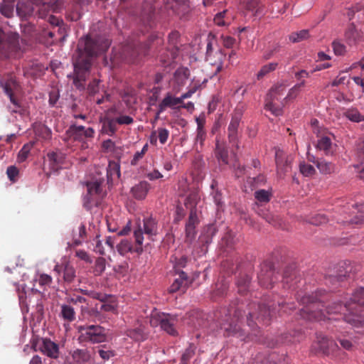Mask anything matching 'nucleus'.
Returning a JSON list of instances; mask_svg holds the SVG:
<instances>
[{"label": "nucleus", "instance_id": "79ce46f5", "mask_svg": "<svg viewBox=\"0 0 364 364\" xmlns=\"http://www.w3.org/2000/svg\"><path fill=\"white\" fill-rule=\"evenodd\" d=\"M127 336L136 341H142L146 338V334L141 327L129 330Z\"/></svg>", "mask_w": 364, "mask_h": 364}, {"label": "nucleus", "instance_id": "e433bc0d", "mask_svg": "<svg viewBox=\"0 0 364 364\" xmlns=\"http://www.w3.org/2000/svg\"><path fill=\"white\" fill-rule=\"evenodd\" d=\"M316 148L323 151L326 155L331 154L333 153L331 139L328 136L321 137L318 140Z\"/></svg>", "mask_w": 364, "mask_h": 364}, {"label": "nucleus", "instance_id": "39448f33", "mask_svg": "<svg viewBox=\"0 0 364 364\" xmlns=\"http://www.w3.org/2000/svg\"><path fill=\"white\" fill-rule=\"evenodd\" d=\"M149 46L147 43L131 41L114 48L111 60L114 65L122 60L133 62L139 55H146Z\"/></svg>", "mask_w": 364, "mask_h": 364}, {"label": "nucleus", "instance_id": "0e129e2a", "mask_svg": "<svg viewBox=\"0 0 364 364\" xmlns=\"http://www.w3.org/2000/svg\"><path fill=\"white\" fill-rule=\"evenodd\" d=\"M100 81L97 79H94L91 81L87 86V92L90 95H95L98 93L100 90Z\"/></svg>", "mask_w": 364, "mask_h": 364}, {"label": "nucleus", "instance_id": "f8f14e48", "mask_svg": "<svg viewBox=\"0 0 364 364\" xmlns=\"http://www.w3.org/2000/svg\"><path fill=\"white\" fill-rule=\"evenodd\" d=\"M0 87L4 90L5 94L8 95L11 102L16 107H20L18 100L14 96V92L19 88L15 76L9 73L0 79Z\"/></svg>", "mask_w": 364, "mask_h": 364}, {"label": "nucleus", "instance_id": "774afa93", "mask_svg": "<svg viewBox=\"0 0 364 364\" xmlns=\"http://www.w3.org/2000/svg\"><path fill=\"white\" fill-rule=\"evenodd\" d=\"M31 145L30 144H25L22 149L20 150L18 154V160L20 162H23L26 161V159L28 158V154L31 151Z\"/></svg>", "mask_w": 364, "mask_h": 364}, {"label": "nucleus", "instance_id": "72a5a7b5", "mask_svg": "<svg viewBox=\"0 0 364 364\" xmlns=\"http://www.w3.org/2000/svg\"><path fill=\"white\" fill-rule=\"evenodd\" d=\"M60 316L68 323L73 322L76 319V313L73 306L69 304H63L60 306Z\"/></svg>", "mask_w": 364, "mask_h": 364}, {"label": "nucleus", "instance_id": "680f3d73", "mask_svg": "<svg viewBox=\"0 0 364 364\" xmlns=\"http://www.w3.org/2000/svg\"><path fill=\"white\" fill-rule=\"evenodd\" d=\"M106 261L103 257H98L95 264L94 272L95 275H100L105 269Z\"/></svg>", "mask_w": 364, "mask_h": 364}, {"label": "nucleus", "instance_id": "58836bf2", "mask_svg": "<svg viewBox=\"0 0 364 364\" xmlns=\"http://www.w3.org/2000/svg\"><path fill=\"white\" fill-rule=\"evenodd\" d=\"M100 309V311L117 313V304L112 295L109 294V299L106 301H102Z\"/></svg>", "mask_w": 364, "mask_h": 364}, {"label": "nucleus", "instance_id": "cd10ccee", "mask_svg": "<svg viewBox=\"0 0 364 364\" xmlns=\"http://www.w3.org/2000/svg\"><path fill=\"white\" fill-rule=\"evenodd\" d=\"M105 170L108 183H112L113 181L118 179L120 176V166L118 162L109 161Z\"/></svg>", "mask_w": 364, "mask_h": 364}, {"label": "nucleus", "instance_id": "3c124183", "mask_svg": "<svg viewBox=\"0 0 364 364\" xmlns=\"http://www.w3.org/2000/svg\"><path fill=\"white\" fill-rule=\"evenodd\" d=\"M16 13L21 18H27L32 14V9L30 6H24L23 4L18 2L16 4Z\"/></svg>", "mask_w": 364, "mask_h": 364}, {"label": "nucleus", "instance_id": "5fc2aeb1", "mask_svg": "<svg viewBox=\"0 0 364 364\" xmlns=\"http://www.w3.org/2000/svg\"><path fill=\"white\" fill-rule=\"evenodd\" d=\"M309 37L308 30H301L299 32L293 33L289 36V40L293 43H296L306 39Z\"/></svg>", "mask_w": 364, "mask_h": 364}, {"label": "nucleus", "instance_id": "bf43d9fd", "mask_svg": "<svg viewBox=\"0 0 364 364\" xmlns=\"http://www.w3.org/2000/svg\"><path fill=\"white\" fill-rule=\"evenodd\" d=\"M345 265H346L345 263L341 264L339 265L338 272L336 275L330 276V278L340 282V281H343L344 278L349 277L350 269V270H348V269L341 270V268L344 269Z\"/></svg>", "mask_w": 364, "mask_h": 364}, {"label": "nucleus", "instance_id": "20e7f679", "mask_svg": "<svg viewBox=\"0 0 364 364\" xmlns=\"http://www.w3.org/2000/svg\"><path fill=\"white\" fill-rule=\"evenodd\" d=\"M325 291H318L315 295H304L301 296L299 294L296 296L298 301L303 305L300 310L301 317L309 321H321L327 318V315L323 309L324 305L321 299Z\"/></svg>", "mask_w": 364, "mask_h": 364}, {"label": "nucleus", "instance_id": "f257e3e1", "mask_svg": "<svg viewBox=\"0 0 364 364\" xmlns=\"http://www.w3.org/2000/svg\"><path fill=\"white\" fill-rule=\"evenodd\" d=\"M275 300L274 298L273 301H265L263 304L255 302L248 304L249 311L247 321V326L251 329L250 333H247L246 330L242 328L239 325L240 319L242 316L243 304L232 303L228 309H224L220 319V328L224 331V335L235 336L241 341H255L264 343L269 348L277 346L279 343L299 342L302 338V335L299 331H295L294 335L289 333L282 335L279 341L267 337H262L258 324L253 319L255 318L259 323L262 322L264 324L268 325L275 314Z\"/></svg>", "mask_w": 364, "mask_h": 364}, {"label": "nucleus", "instance_id": "412c9836", "mask_svg": "<svg viewBox=\"0 0 364 364\" xmlns=\"http://www.w3.org/2000/svg\"><path fill=\"white\" fill-rule=\"evenodd\" d=\"M291 158L285 155L282 151H277L275 154V162L278 172L285 173L291 167Z\"/></svg>", "mask_w": 364, "mask_h": 364}, {"label": "nucleus", "instance_id": "4468645a", "mask_svg": "<svg viewBox=\"0 0 364 364\" xmlns=\"http://www.w3.org/2000/svg\"><path fill=\"white\" fill-rule=\"evenodd\" d=\"M134 235L135 237L137 247L133 249L131 242L128 240H122L121 242L117 245V250L121 255H124L128 252H136L141 253L142 252V243L144 240L142 228L139 226L138 229L134 230Z\"/></svg>", "mask_w": 364, "mask_h": 364}, {"label": "nucleus", "instance_id": "aec40b11", "mask_svg": "<svg viewBox=\"0 0 364 364\" xmlns=\"http://www.w3.org/2000/svg\"><path fill=\"white\" fill-rule=\"evenodd\" d=\"M297 282H300V280H297L295 268L292 266L287 267L284 271L282 279L284 288L295 289L297 287Z\"/></svg>", "mask_w": 364, "mask_h": 364}, {"label": "nucleus", "instance_id": "ddd939ff", "mask_svg": "<svg viewBox=\"0 0 364 364\" xmlns=\"http://www.w3.org/2000/svg\"><path fill=\"white\" fill-rule=\"evenodd\" d=\"M226 58V54L221 49L214 50L213 43L209 41L206 47V61L215 66V74L223 69V63Z\"/></svg>", "mask_w": 364, "mask_h": 364}, {"label": "nucleus", "instance_id": "f3484780", "mask_svg": "<svg viewBox=\"0 0 364 364\" xmlns=\"http://www.w3.org/2000/svg\"><path fill=\"white\" fill-rule=\"evenodd\" d=\"M333 218L338 223L344 225H359L364 224V213L359 211L354 216L350 215L346 210H343L340 215H335Z\"/></svg>", "mask_w": 364, "mask_h": 364}, {"label": "nucleus", "instance_id": "4c0bfd02", "mask_svg": "<svg viewBox=\"0 0 364 364\" xmlns=\"http://www.w3.org/2000/svg\"><path fill=\"white\" fill-rule=\"evenodd\" d=\"M277 66L278 63L275 62H272L264 65L257 73V79L258 80L263 79L266 75L274 71Z\"/></svg>", "mask_w": 364, "mask_h": 364}, {"label": "nucleus", "instance_id": "37998d69", "mask_svg": "<svg viewBox=\"0 0 364 364\" xmlns=\"http://www.w3.org/2000/svg\"><path fill=\"white\" fill-rule=\"evenodd\" d=\"M344 116L349 120L354 122H360L364 120V116H363L356 109H347L344 113Z\"/></svg>", "mask_w": 364, "mask_h": 364}, {"label": "nucleus", "instance_id": "4be33fe9", "mask_svg": "<svg viewBox=\"0 0 364 364\" xmlns=\"http://www.w3.org/2000/svg\"><path fill=\"white\" fill-rule=\"evenodd\" d=\"M73 364H93L94 359L87 349H77L72 353Z\"/></svg>", "mask_w": 364, "mask_h": 364}, {"label": "nucleus", "instance_id": "c756f323", "mask_svg": "<svg viewBox=\"0 0 364 364\" xmlns=\"http://www.w3.org/2000/svg\"><path fill=\"white\" fill-rule=\"evenodd\" d=\"M150 189V184L146 181H141L132 189V194L136 199L145 198Z\"/></svg>", "mask_w": 364, "mask_h": 364}, {"label": "nucleus", "instance_id": "ea45409f", "mask_svg": "<svg viewBox=\"0 0 364 364\" xmlns=\"http://www.w3.org/2000/svg\"><path fill=\"white\" fill-rule=\"evenodd\" d=\"M250 283V278L248 275L244 274L240 276L236 283L238 293L245 294L248 291Z\"/></svg>", "mask_w": 364, "mask_h": 364}, {"label": "nucleus", "instance_id": "4d7b16f0", "mask_svg": "<svg viewBox=\"0 0 364 364\" xmlns=\"http://www.w3.org/2000/svg\"><path fill=\"white\" fill-rule=\"evenodd\" d=\"M277 304L284 313H289L295 309L294 303H287L282 298L277 301Z\"/></svg>", "mask_w": 364, "mask_h": 364}, {"label": "nucleus", "instance_id": "338daca9", "mask_svg": "<svg viewBox=\"0 0 364 364\" xmlns=\"http://www.w3.org/2000/svg\"><path fill=\"white\" fill-rule=\"evenodd\" d=\"M63 277L65 282H72L75 277V269L70 265H66L64 269Z\"/></svg>", "mask_w": 364, "mask_h": 364}, {"label": "nucleus", "instance_id": "8fccbe9b", "mask_svg": "<svg viewBox=\"0 0 364 364\" xmlns=\"http://www.w3.org/2000/svg\"><path fill=\"white\" fill-rule=\"evenodd\" d=\"M228 289V282L222 280L215 284V289L213 292V296H223Z\"/></svg>", "mask_w": 364, "mask_h": 364}, {"label": "nucleus", "instance_id": "13d9d810", "mask_svg": "<svg viewBox=\"0 0 364 364\" xmlns=\"http://www.w3.org/2000/svg\"><path fill=\"white\" fill-rule=\"evenodd\" d=\"M300 172L304 176H311L316 173V170L312 165L306 164L305 162H302L299 165Z\"/></svg>", "mask_w": 364, "mask_h": 364}, {"label": "nucleus", "instance_id": "de8ad7c7", "mask_svg": "<svg viewBox=\"0 0 364 364\" xmlns=\"http://www.w3.org/2000/svg\"><path fill=\"white\" fill-rule=\"evenodd\" d=\"M200 199L197 192L191 193L186 198L185 205L191 210H196V205Z\"/></svg>", "mask_w": 364, "mask_h": 364}, {"label": "nucleus", "instance_id": "2eb2a0df", "mask_svg": "<svg viewBox=\"0 0 364 364\" xmlns=\"http://www.w3.org/2000/svg\"><path fill=\"white\" fill-rule=\"evenodd\" d=\"M278 279V275L274 270L268 264L262 265L260 272L258 274L259 284L267 289L272 288L273 284Z\"/></svg>", "mask_w": 364, "mask_h": 364}, {"label": "nucleus", "instance_id": "a18cd8bd", "mask_svg": "<svg viewBox=\"0 0 364 364\" xmlns=\"http://www.w3.org/2000/svg\"><path fill=\"white\" fill-rule=\"evenodd\" d=\"M247 183L250 185L252 189H255L265 184L266 177L262 174L253 178L250 177L247 179Z\"/></svg>", "mask_w": 364, "mask_h": 364}, {"label": "nucleus", "instance_id": "9d476101", "mask_svg": "<svg viewBox=\"0 0 364 364\" xmlns=\"http://www.w3.org/2000/svg\"><path fill=\"white\" fill-rule=\"evenodd\" d=\"M103 181L102 178H100L87 183V194L85 196L83 202V205L87 210H89L93 206L100 204L104 196L102 188Z\"/></svg>", "mask_w": 364, "mask_h": 364}, {"label": "nucleus", "instance_id": "bb28decb", "mask_svg": "<svg viewBox=\"0 0 364 364\" xmlns=\"http://www.w3.org/2000/svg\"><path fill=\"white\" fill-rule=\"evenodd\" d=\"M198 223L196 210H191L189 214L188 220L186 225V235L187 239L192 240L196 235V225Z\"/></svg>", "mask_w": 364, "mask_h": 364}, {"label": "nucleus", "instance_id": "69168bd1", "mask_svg": "<svg viewBox=\"0 0 364 364\" xmlns=\"http://www.w3.org/2000/svg\"><path fill=\"white\" fill-rule=\"evenodd\" d=\"M215 156L219 161H221L225 164H228V153L226 149H221L217 145L216 150H215Z\"/></svg>", "mask_w": 364, "mask_h": 364}, {"label": "nucleus", "instance_id": "423d86ee", "mask_svg": "<svg viewBox=\"0 0 364 364\" xmlns=\"http://www.w3.org/2000/svg\"><path fill=\"white\" fill-rule=\"evenodd\" d=\"M79 343H100L107 340L106 329L100 325H80L77 328Z\"/></svg>", "mask_w": 364, "mask_h": 364}, {"label": "nucleus", "instance_id": "864d4df0", "mask_svg": "<svg viewBox=\"0 0 364 364\" xmlns=\"http://www.w3.org/2000/svg\"><path fill=\"white\" fill-rule=\"evenodd\" d=\"M65 299L68 304H77L87 303V299L85 297L77 295L75 294H66Z\"/></svg>", "mask_w": 364, "mask_h": 364}, {"label": "nucleus", "instance_id": "1a4fd4ad", "mask_svg": "<svg viewBox=\"0 0 364 364\" xmlns=\"http://www.w3.org/2000/svg\"><path fill=\"white\" fill-rule=\"evenodd\" d=\"M284 91L285 87L282 84L272 87L267 93L265 99V109L270 111L275 116L282 115L284 103L280 101Z\"/></svg>", "mask_w": 364, "mask_h": 364}, {"label": "nucleus", "instance_id": "dca6fc26", "mask_svg": "<svg viewBox=\"0 0 364 364\" xmlns=\"http://www.w3.org/2000/svg\"><path fill=\"white\" fill-rule=\"evenodd\" d=\"M37 5H39L38 10L41 18H46L49 11H56L63 4V0H33Z\"/></svg>", "mask_w": 364, "mask_h": 364}, {"label": "nucleus", "instance_id": "0eeeda50", "mask_svg": "<svg viewBox=\"0 0 364 364\" xmlns=\"http://www.w3.org/2000/svg\"><path fill=\"white\" fill-rule=\"evenodd\" d=\"M26 41L25 39L22 38V45H21L18 33L14 32L7 33V38L4 42L0 43V58H9L18 56L24 51L25 48L23 45L26 43Z\"/></svg>", "mask_w": 364, "mask_h": 364}, {"label": "nucleus", "instance_id": "2f4dec72", "mask_svg": "<svg viewBox=\"0 0 364 364\" xmlns=\"http://www.w3.org/2000/svg\"><path fill=\"white\" fill-rule=\"evenodd\" d=\"M314 164L323 174H331L336 171L335 164L324 159H317L316 161H314Z\"/></svg>", "mask_w": 364, "mask_h": 364}, {"label": "nucleus", "instance_id": "052dcab7", "mask_svg": "<svg viewBox=\"0 0 364 364\" xmlns=\"http://www.w3.org/2000/svg\"><path fill=\"white\" fill-rule=\"evenodd\" d=\"M332 48L335 55H343L346 53V46L338 40L333 41Z\"/></svg>", "mask_w": 364, "mask_h": 364}, {"label": "nucleus", "instance_id": "c9c22d12", "mask_svg": "<svg viewBox=\"0 0 364 364\" xmlns=\"http://www.w3.org/2000/svg\"><path fill=\"white\" fill-rule=\"evenodd\" d=\"M47 158L50 162V166L54 170L60 168L64 160V156L61 153H48L47 154Z\"/></svg>", "mask_w": 364, "mask_h": 364}, {"label": "nucleus", "instance_id": "a878e982", "mask_svg": "<svg viewBox=\"0 0 364 364\" xmlns=\"http://www.w3.org/2000/svg\"><path fill=\"white\" fill-rule=\"evenodd\" d=\"M143 234H146L149 237L156 236L158 234L159 227L158 222L152 217L145 218L143 220Z\"/></svg>", "mask_w": 364, "mask_h": 364}, {"label": "nucleus", "instance_id": "7c9ffc66", "mask_svg": "<svg viewBox=\"0 0 364 364\" xmlns=\"http://www.w3.org/2000/svg\"><path fill=\"white\" fill-rule=\"evenodd\" d=\"M117 130V124L114 118L106 117L102 122L101 133L109 136H113Z\"/></svg>", "mask_w": 364, "mask_h": 364}, {"label": "nucleus", "instance_id": "5701e85b", "mask_svg": "<svg viewBox=\"0 0 364 364\" xmlns=\"http://www.w3.org/2000/svg\"><path fill=\"white\" fill-rule=\"evenodd\" d=\"M240 119L237 116H234L229 124L228 128L229 142L232 146L237 148V139H238V127L240 125Z\"/></svg>", "mask_w": 364, "mask_h": 364}, {"label": "nucleus", "instance_id": "b1692460", "mask_svg": "<svg viewBox=\"0 0 364 364\" xmlns=\"http://www.w3.org/2000/svg\"><path fill=\"white\" fill-rule=\"evenodd\" d=\"M189 284L188 277L187 274L181 271L178 272V278H176L169 288L171 293H174L178 291H185Z\"/></svg>", "mask_w": 364, "mask_h": 364}, {"label": "nucleus", "instance_id": "6e6552de", "mask_svg": "<svg viewBox=\"0 0 364 364\" xmlns=\"http://www.w3.org/2000/svg\"><path fill=\"white\" fill-rule=\"evenodd\" d=\"M95 133V130L92 127L85 128L82 125L73 124L66 130L63 139L68 144L70 141L81 142V149H85L88 147L85 139L94 138Z\"/></svg>", "mask_w": 364, "mask_h": 364}, {"label": "nucleus", "instance_id": "c03bdc74", "mask_svg": "<svg viewBox=\"0 0 364 364\" xmlns=\"http://www.w3.org/2000/svg\"><path fill=\"white\" fill-rule=\"evenodd\" d=\"M228 11L224 10L218 13L214 17V22L219 26H225L230 23V18L228 17Z\"/></svg>", "mask_w": 364, "mask_h": 364}, {"label": "nucleus", "instance_id": "473e14b6", "mask_svg": "<svg viewBox=\"0 0 364 364\" xmlns=\"http://www.w3.org/2000/svg\"><path fill=\"white\" fill-rule=\"evenodd\" d=\"M80 309L83 316L87 314L94 321H99L100 323L103 321L104 316L101 314L100 309H98L97 306L89 309L87 306L82 305Z\"/></svg>", "mask_w": 364, "mask_h": 364}, {"label": "nucleus", "instance_id": "6e6d98bb", "mask_svg": "<svg viewBox=\"0 0 364 364\" xmlns=\"http://www.w3.org/2000/svg\"><path fill=\"white\" fill-rule=\"evenodd\" d=\"M97 352L100 358L104 360H107L115 355L114 352L109 350L105 345L100 346Z\"/></svg>", "mask_w": 364, "mask_h": 364}, {"label": "nucleus", "instance_id": "603ef678", "mask_svg": "<svg viewBox=\"0 0 364 364\" xmlns=\"http://www.w3.org/2000/svg\"><path fill=\"white\" fill-rule=\"evenodd\" d=\"M196 347L191 343L185 350L181 358V362L188 364L190 359L194 355Z\"/></svg>", "mask_w": 364, "mask_h": 364}, {"label": "nucleus", "instance_id": "c85d7f7f", "mask_svg": "<svg viewBox=\"0 0 364 364\" xmlns=\"http://www.w3.org/2000/svg\"><path fill=\"white\" fill-rule=\"evenodd\" d=\"M179 36V34L176 31L171 32L168 35V47H171V58H168V59L166 60L162 58V60L165 63H170L173 58H176L178 54V48L176 45L177 39Z\"/></svg>", "mask_w": 364, "mask_h": 364}, {"label": "nucleus", "instance_id": "9b49d317", "mask_svg": "<svg viewBox=\"0 0 364 364\" xmlns=\"http://www.w3.org/2000/svg\"><path fill=\"white\" fill-rule=\"evenodd\" d=\"M177 323V316L164 312H154L150 318V324L152 326H160L161 329L171 336H176L178 332L175 328Z\"/></svg>", "mask_w": 364, "mask_h": 364}, {"label": "nucleus", "instance_id": "f03ea898", "mask_svg": "<svg viewBox=\"0 0 364 364\" xmlns=\"http://www.w3.org/2000/svg\"><path fill=\"white\" fill-rule=\"evenodd\" d=\"M109 46V39L102 36L92 38L87 36L80 40L76 53L73 56V73L68 75V78H72L73 84L77 90L85 89L92 58L105 53Z\"/></svg>", "mask_w": 364, "mask_h": 364}, {"label": "nucleus", "instance_id": "49530a36", "mask_svg": "<svg viewBox=\"0 0 364 364\" xmlns=\"http://www.w3.org/2000/svg\"><path fill=\"white\" fill-rule=\"evenodd\" d=\"M14 3L4 2L0 6L1 14L6 18H11L14 14Z\"/></svg>", "mask_w": 364, "mask_h": 364}, {"label": "nucleus", "instance_id": "6ab92c4d", "mask_svg": "<svg viewBox=\"0 0 364 364\" xmlns=\"http://www.w3.org/2000/svg\"><path fill=\"white\" fill-rule=\"evenodd\" d=\"M182 104L180 97H176L171 92H167L158 106L157 114L162 113L167 107L176 109Z\"/></svg>", "mask_w": 364, "mask_h": 364}, {"label": "nucleus", "instance_id": "7ed1b4c3", "mask_svg": "<svg viewBox=\"0 0 364 364\" xmlns=\"http://www.w3.org/2000/svg\"><path fill=\"white\" fill-rule=\"evenodd\" d=\"M328 316L342 314L344 322L358 327L364 324V287L355 291L350 301H346L343 305L333 302L328 304L325 309Z\"/></svg>", "mask_w": 364, "mask_h": 364}, {"label": "nucleus", "instance_id": "f704fd0d", "mask_svg": "<svg viewBox=\"0 0 364 364\" xmlns=\"http://www.w3.org/2000/svg\"><path fill=\"white\" fill-rule=\"evenodd\" d=\"M188 76L189 70L187 68H180L175 72L174 80L178 86V91L180 90V87L186 85Z\"/></svg>", "mask_w": 364, "mask_h": 364}, {"label": "nucleus", "instance_id": "a19ab883", "mask_svg": "<svg viewBox=\"0 0 364 364\" xmlns=\"http://www.w3.org/2000/svg\"><path fill=\"white\" fill-rule=\"evenodd\" d=\"M272 196V188L269 190L259 189L255 192V198L259 203H268Z\"/></svg>", "mask_w": 364, "mask_h": 364}, {"label": "nucleus", "instance_id": "09e8293b", "mask_svg": "<svg viewBox=\"0 0 364 364\" xmlns=\"http://www.w3.org/2000/svg\"><path fill=\"white\" fill-rule=\"evenodd\" d=\"M345 36L349 43L355 42L358 36V31L353 23H351L345 32Z\"/></svg>", "mask_w": 364, "mask_h": 364}, {"label": "nucleus", "instance_id": "a211bd4d", "mask_svg": "<svg viewBox=\"0 0 364 364\" xmlns=\"http://www.w3.org/2000/svg\"><path fill=\"white\" fill-rule=\"evenodd\" d=\"M35 351H41L47 356L53 358H56L59 355L58 345L50 339H43L41 344L37 348V345L33 346Z\"/></svg>", "mask_w": 364, "mask_h": 364}, {"label": "nucleus", "instance_id": "e2e57ef3", "mask_svg": "<svg viewBox=\"0 0 364 364\" xmlns=\"http://www.w3.org/2000/svg\"><path fill=\"white\" fill-rule=\"evenodd\" d=\"M328 220V218L326 217V215H325L324 214H316L314 216H312L310 219H309V223L314 225H323V224H325L326 223H327Z\"/></svg>", "mask_w": 364, "mask_h": 364}, {"label": "nucleus", "instance_id": "393cba45", "mask_svg": "<svg viewBox=\"0 0 364 364\" xmlns=\"http://www.w3.org/2000/svg\"><path fill=\"white\" fill-rule=\"evenodd\" d=\"M317 342L321 351L325 354L333 352L337 347L336 342L321 333L317 335Z\"/></svg>", "mask_w": 364, "mask_h": 364}]
</instances>
